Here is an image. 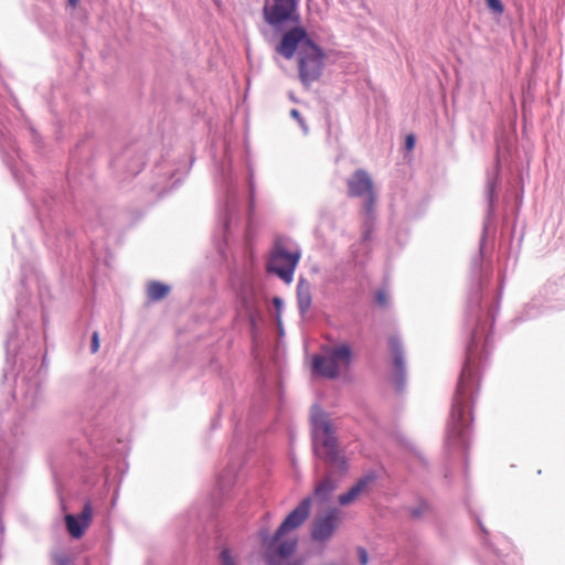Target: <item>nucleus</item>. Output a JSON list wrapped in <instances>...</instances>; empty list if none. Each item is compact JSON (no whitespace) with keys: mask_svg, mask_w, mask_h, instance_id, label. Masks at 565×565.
<instances>
[{"mask_svg":"<svg viewBox=\"0 0 565 565\" xmlns=\"http://www.w3.org/2000/svg\"><path fill=\"white\" fill-rule=\"evenodd\" d=\"M430 504L425 501L420 500L416 507L409 508V514L413 519L419 520L422 519L426 513L430 511Z\"/></svg>","mask_w":565,"mask_h":565,"instance_id":"a211bd4d","label":"nucleus"},{"mask_svg":"<svg viewBox=\"0 0 565 565\" xmlns=\"http://www.w3.org/2000/svg\"><path fill=\"white\" fill-rule=\"evenodd\" d=\"M290 116H291L294 119H296V120L298 121V124L300 125V127H301L305 131H307V130H308V126H307V124H306V120H305V118L301 116V114H300V111H299L298 109L292 108V109L290 110Z\"/></svg>","mask_w":565,"mask_h":565,"instance_id":"bb28decb","label":"nucleus"},{"mask_svg":"<svg viewBox=\"0 0 565 565\" xmlns=\"http://www.w3.org/2000/svg\"><path fill=\"white\" fill-rule=\"evenodd\" d=\"M352 350L348 344H341L330 350L328 355L316 354L312 358V371L322 377L335 380L340 375L339 363L350 365Z\"/></svg>","mask_w":565,"mask_h":565,"instance_id":"6e6552de","label":"nucleus"},{"mask_svg":"<svg viewBox=\"0 0 565 565\" xmlns=\"http://www.w3.org/2000/svg\"><path fill=\"white\" fill-rule=\"evenodd\" d=\"M364 196H366V200L363 204V210L367 216H371L373 214L374 207H375V201H376L375 190L371 191L370 193L365 194Z\"/></svg>","mask_w":565,"mask_h":565,"instance_id":"aec40b11","label":"nucleus"},{"mask_svg":"<svg viewBox=\"0 0 565 565\" xmlns=\"http://www.w3.org/2000/svg\"><path fill=\"white\" fill-rule=\"evenodd\" d=\"M53 559L55 565H75L73 557L66 553H55Z\"/></svg>","mask_w":565,"mask_h":565,"instance_id":"4be33fe9","label":"nucleus"},{"mask_svg":"<svg viewBox=\"0 0 565 565\" xmlns=\"http://www.w3.org/2000/svg\"><path fill=\"white\" fill-rule=\"evenodd\" d=\"M415 141H416L415 136H414V135H412V134H411V135H408V136L406 137V139H405V148H406L407 150H412V149L414 148V146H415Z\"/></svg>","mask_w":565,"mask_h":565,"instance_id":"7c9ffc66","label":"nucleus"},{"mask_svg":"<svg viewBox=\"0 0 565 565\" xmlns=\"http://www.w3.org/2000/svg\"><path fill=\"white\" fill-rule=\"evenodd\" d=\"M93 516V508L90 502H86L79 514H67L65 516V525L67 532L73 539H81L88 527Z\"/></svg>","mask_w":565,"mask_h":565,"instance_id":"9b49d317","label":"nucleus"},{"mask_svg":"<svg viewBox=\"0 0 565 565\" xmlns=\"http://www.w3.org/2000/svg\"><path fill=\"white\" fill-rule=\"evenodd\" d=\"M220 562L221 565H236L231 551L228 548H223L220 553Z\"/></svg>","mask_w":565,"mask_h":565,"instance_id":"a878e982","label":"nucleus"},{"mask_svg":"<svg viewBox=\"0 0 565 565\" xmlns=\"http://www.w3.org/2000/svg\"><path fill=\"white\" fill-rule=\"evenodd\" d=\"M375 302L381 307V308H386L388 306V302H390V299H388V295L386 294L385 290L383 289H380L375 292Z\"/></svg>","mask_w":565,"mask_h":565,"instance_id":"393cba45","label":"nucleus"},{"mask_svg":"<svg viewBox=\"0 0 565 565\" xmlns=\"http://www.w3.org/2000/svg\"><path fill=\"white\" fill-rule=\"evenodd\" d=\"M340 522L339 510L335 508L322 515H316L311 526V540L317 543L328 542L334 535Z\"/></svg>","mask_w":565,"mask_h":565,"instance_id":"1a4fd4ad","label":"nucleus"},{"mask_svg":"<svg viewBox=\"0 0 565 565\" xmlns=\"http://www.w3.org/2000/svg\"><path fill=\"white\" fill-rule=\"evenodd\" d=\"M315 456L321 459L327 466V475L341 479L349 471V461L340 449L338 438L316 441L313 447Z\"/></svg>","mask_w":565,"mask_h":565,"instance_id":"423d86ee","label":"nucleus"},{"mask_svg":"<svg viewBox=\"0 0 565 565\" xmlns=\"http://www.w3.org/2000/svg\"><path fill=\"white\" fill-rule=\"evenodd\" d=\"M296 297L299 315L303 318L310 310L312 303L311 285L305 277L299 278Z\"/></svg>","mask_w":565,"mask_h":565,"instance_id":"4468645a","label":"nucleus"},{"mask_svg":"<svg viewBox=\"0 0 565 565\" xmlns=\"http://www.w3.org/2000/svg\"><path fill=\"white\" fill-rule=\"evenodd\" d=\"M360 494L358 488L353 486L345 492L339 495L338 501L340 505L345 507L352 503L356 497Z\"/></svg>","mask_w":565,"mask_h":565,"instance_id":"6ab92c4d","label":"nucleus"},{"mask_svg":"<svg viewBox=\"0 0 565 565\" xmlns=\"http://www.w3.org/2000/svg\"><path fill=\"white\" fill-rule=\"evenodd\" d=\"M313 408L317 409V413L311 415L312 448L316 446L318 439L326 440L327 438H337L332 424L327 418V414L319 408L318 405H315Z\"/></svg>","mask_w":565,"mask_h":565,"instance_id":"f8f14e48","label":"nucleus"},{"mask_svg":"<svg viewBox=\"0 0 565 565\" xmlns=\"http://www.w3.org/2000/svg\"><path fill=\"white\" fill-rule=\"evenodd\" d=\"M388 350L393 356V382L398 393L403 392L406 385V365L404 360V351L401 340L392 335L387 341Z\"/></svg>","mask_w":565,"mask_h":565,"instance_id":"9d476101","label":"nucleus"},{"mask_svg":"<svg viewBox=\"0 0 565 565\" xmlns=\"http://www.w3.org/2000/svg\"><path fill=\"white\" fill-rule=\"evenodd\" d=\"M312 497L303 498L271 536L266 531L260 532V541L266 547L265 562L267 565H303L301 557L289 561L297 551L298 540L294 537L280 541V539L288 532L298 529L309 518Z\"/></svg>","mask_w":565,"mask_h":565,"instance_id":"7ed1b4c3","label":"nucleus"},{"mask_svg":"<svg viewBox=\"0 0 565 565\" xmlns=\"http://www.w3.org/2000/svg\"><path fill=\"white\" fill-rule=\"evenodd\" d=\"M501 159L497 154L492 170L487 172L484 194L488 202L487 214L482 225V235L479 242L478 254L472 259V269L478 273V287L468 298L467 316L473 321L470 339L466 345L465 361L451 398L450 409H475L476 401L481 386L482 367L488 360L492 343V329L499 310V301L488 307L482 306V290L489 281L488 274L483 273V249L487 242L489 222L494 214L498 199L497 188L500 183Z\"/></svg>","mask_w":565,"mask_h":565,"instance_id":"f257e3e1","label":"nucleus"},{"mask_svg":"<svg viewBox=\"0 0 565 565\" xmlns=\"http://www.w3.org/2000/svg\"><path fill=\"white\" fill-rule=\"evenodd\" d=\"M300 0H265L262 10L264 21L277 33L301 24Z\"/></svg>","mask_w":565,"mask_h":565,"instance_id":"39448f33","label":"nucleus"},{"mask_svg":"<svg viewBox=\"0 0 565 565\" xmlns=\"http://www.w3.org/2000/svg\"><path fill=\"white\" fill-rule=\"evenodd\" d=\"M273 305L275 307V310L277 312V316H276V320H277V324L280 329V332L282 333V323H281V317H280V311L282 309V306H284V301L280 297L276 296L273 298Z\"/></svg>","mask_w":565,"mask_h":565,"instance_id":"5701e85b","label":"nucleus"},{"mask_svg":"<svg viewBox=\"0 0 565 565\" xmlns=\"http://www.w3.org/2000/svg\"><path fill=\"white\" fill-rule=\"evenodd\" d=\"M71 7H76L79 0H67Z\"/></svg>","mask_w":565,"mask_h":565,"instance_id":"c9c22d12","label":"nucleus"},{"mask_svg":"<svg viewBox=\"0 0 565 565\" xmlns=\"http://www.w3.org/2000/svg\"><path fill=\"white\" fill-rule=\"evenodd\" d=\"M348 196L362 198L374 190L373 181L364 169L355 170L347 180Z\"/></svg>","mask_w":565,"mask_h":565,"instance_id":"ddd939ff","label":"nucleus"},{"mask_svg":"<svg viewBox=\"0 0 565 565\" xmlns=\"http://www.w3.org/2000/svg\"><path fill=\"white\" fill-rule=\"evenodd\" d=\"M148 151L149 147L146 140H136L126 145L113 157L110 168L118 182H127L143 170Z\"/></svg>","mask_w":565,"mask_h":565,"instance_id":"20e7f679","label":"nucleus"},{"mask_svg":"<svg viewBox=\"0 0 565 565\" xmlns=\"http://www.w3.org/2000/svg\"><path fill=\"white\" fill-rule=\"evenodd\" d=\"M379 478L377 472L374 470L369 471L364 476L358 479V481L353 484L354 488H358L360 494L376 479Z\"/></svg>","mask_w":565,"mask_h":565,"instance_id":"f3484780","label":"nucleus"},{"mask_svg":"<svg viewBox=\"0 0 565 565\" xmlns=\"http://www.w3.org/2000/svg\"><path fill=\"white\" fill-rule=\"evenodd\" d=\"M6 491V475L2 476L0 480V497L4 494Z\"/></svg>","mask_w":565,"mask_h":565,"instance_id":"473e14b6","label":"nucleus"},{"mask_svg":"<svg viewBox=\"0 0 565 565\" xmlns=\"http://www.w3.org/2000/svg\"><path fill=\"white\" fill-rule=\"evenodd\" d=\"M32 136L35 139L38 137V132L34 129H31Z\"/></svg>","mask_w":565,"mask_h":565,"instance_id":"e433bc0d","label":"nucleus"},{"mask_svg":"<svg viewBox=\"0 0 565 565\" xmlns=\"http://www.w3.org/2000/svg\"><path fill=\"white\" fill-rule=\"evenodd\" d=\"M241 303H242V307L245 310L246 315H248V317H249L250 324L254 327L255 318H254V308H253L252 300L246 295H242Z\"/></svg>","mask_w":565,"mask_h":565,"instance_id":"412c9836","label":"nucleus"},{"mask_svg":"<svg viewBox=\"0 0 565 565\" xmlns=\"http://www.w3.org/2000/svg\"><path fill=\"white\" fill-rule=\"evenodd\" d=\"M486 3L493 13L502 14L504 11V6L501 0H486Z\"/></svg>","mask_w":565,"mask_h":565,"instance_id":"b1692460","label":"nucleus"},{"mask_svg":"<svg viewBox=\"0 0 565 565\" xmlns=\"http://www.w3.org/2000/svg\"><path fill=\"white\" fill-rule=\"evenodd\" d=\"M356 553H358V557H359V563L361 565H366L367 562H369V554H367V551L362 547V546H359L356 548Z\"/></svg>","mask_w":565,"mask_h":565,"instance_id":"cd10ccee","label":"nucleus"},{"mask_svg":"<svg viewBox=\"0 0 565 565\" xmlns=\"http://www.w3.org/2000/svg\"><path fill=\"white\" fill-rule=\"evenodd\" d=\"M300 257L299 249L289 252L281 242L277 241L266 264V270L278 276L286 284H290Z\"/></svg>","mask_w":565,"mask_h":565,"instance_id":"0eeeda50","label":"nucleus"},{"mask_svg":"<svg viewBox=\"0 0 565 565\" xmlns=\"http://www.w3.org/2000/svg\"><path fill=\"white\" fill-rule=\"evenodd\" d=\"M275 50L286 60H291L297 54L298 75L305 87H310L321 77L327 55L303 25L285 31Z\"/></svg>","mask_w":565,"mask_h":565,"instance_id":"f03ea898","label":"nucleus"},{"mask_svg":"<svg viewBox=\"0 0 565 565\" xmlns=\"http://www.w3.org/2000/svg\"><path fill=\"white\" fill-rule=\"evenodd\" d=\"M38 393H39V390L35 388L33 394H32L31 401L26 402L30 407H34L36 405Z\"/></svg>","mask_w":565,"mask_h":565,"instance_id":"2f4dec72","label":"nucleus"},{"mask_svg":"<svg viewBox=\"0 0 565 565\" xmlns=\"http://www.w3.org/2000/svg\"><path fill=\"white\" fill-rule=\"evenodd\" d=\"M339 480L340 479L327 475L320 482L316 484L313 498L319 503L328 502L334 490L338 488Z\"/></svg>","mask_w":565,"mask_h":565,"instance_id":"2eb2a0df","label":"nucleus"},{"mask_svg":"<svg viewBox=\"0 0 565 565\" xmlns=\"http://www.w3.org/2000/svg\"><path fill=\"white\" fill-rule=\"evenodd\" d=\"M11 149H12V150H14L15 152L18 151V150L15 149V146H13V145L11 146Z\"/></svg>","mask_w":565,"mask_h":565,"instance_id":"4c0bfd02","label":"nucleus"},{"mask_svg":"<svg viewBox=\"0 0 565 565\" xmlns=\"http://www.w3.org/2000/svg\"><path fill=\"white\" fill-rule=\"evenodd\" d=\"M478 524H479V527H480L482 534L484 535V541H487L489 531L486 529V526L482 524V522L480 520H478Z\"/></svg>","mask_w":565,"mask_h":565,"instance_id":"72a5a7b5","label":"nucleus"},{"mask_svg":"<svg viewBox=\"0 0 565 565\" xmlns=\"http://www.w3.org/2000/svg\"><path fill=\"white\" fill-rule=\"evenodd\" d=\"M254 196H255V185L253 180L249 181V211L252 212L254 209Z\"/></svg>","mask_w":565,"mask_h":565,"instance_id":"c756f323","label":"nucleus"},{"mask_svg":"<svg viewBox=\"0 0 565 565\" xmlns=\"http://www.w3.org/2000/svg\"><path fill=\"white\" fill-rule=\"evenodd\" d=\"M99 349V335H98V332L95 331L92 335V340H90V352L92 353H96Z\"/></svg>","mask_w":565,"mask_h":565,"instance_id":"c85d7f7f","label":"nucleus"},{"mask_svg":"<svg viewBox=\"0 0 565 565\" xmlns=\"http://www.w3.org/2000/svg\"><path fill=\"white\" fill-rule=\"evenodd\" d=\"M170 291V286L163 282L152 280L147 288V297L150 301L157 302L164 299Z\"/></svg>","mask_w":565,"mask_h":565,"instance_id":"dca6fc26","label":"nucleus"},{"mask_svg":"<svg viewBox=\"0 0 565 565\" xmlns=\"http://www.w3.org/2000/svg\"><path fill=\"white\" fill-rule=\"evenodd\" d=\"M370 238H371V228L367 227L362 233V239L363 241H369Z\"/></svg>","mask_w":565,"mask_h":565,"instance_id":"f704fd0d","label":"nucleus"}]
</instances>
